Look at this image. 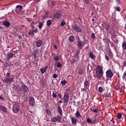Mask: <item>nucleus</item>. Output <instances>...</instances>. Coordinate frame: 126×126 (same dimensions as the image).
I'll use <instances>...</instances> for the list:
<instances>
[{
  "mask_svg": "<svg viewBox=\"0 0 126 126\" xmlns=\"http://www.w3.org/2000/svg\"><path fill=\"white\" fill-rule=\"evenodd\" d=\"M23 8V6H22V5H17L16 6L15 12L17 14H18L21 11V10H22Z\"/></svg>",
  "mask_w": 126,
  "mask_h": 126,
  "instance_id": "nucleus-11",
  "label": "nucleus"
},
{
  "mask_svg": "<svg viewBox=\"0 0 126 126\" xmlns=\"http://www.w3.org/2000/svg\"><path fill=\"white\" fill-rule=\"evenodd\" d=\"M3 25L4 26H5L7 28H8L9 27V26L10 25V23L7 21H5L3 22Z\"/></svg>",
  "mask_w": 126,
  "mask_h": 126,
  "instance_id": "nucleus-18",
  "label": "nucleus"
},
{
  "mask_svg": "<svg viewBox=\"0 0 126 126\" xmlns=\"http://www.w3.org/2000/svg\"><path fill=\"white\" fill-rule=\"evenodd\" d=\"M95 73L97 78L100 79L103 77V74H104V72L103 71V67H102L100 65H98L96 67Z\"/></svg>",
  "mask_w": 126,
  "mask_h": 126,
  "instance_id": "nucleus-1",
  "label": "nucleus"
},
{
  "mask_svg": "<svg viewBox=\"0 0 126 126\" xmlns=\"http://www.w3.org/2000/svg\"><path fill=\"white\" fill-rule=\"evenodd\" d=\"M33 55L34 59H37V54H33Z\"/></svg>",
  "mask_w": 126,
  "mask_h": 126,
  "instance_id": "nucleus-55",
  "label": "nucleus"
},
{
  "mask_svg": "<svg viewBox=\"0 0 126 126\" xmlns=\"http://www.w3.org/2000/svg\"><path fill=\"white\" fill-rule=\"evenodd\" d=\"M109 42L111 44V46L112 48H114V50H115V51H117V47H116V44H115V43L109 41Z\"/></svg>",
  "mask_w": 126,
  "mask_h": 126,
  "instance_id": "nucleus-25",
  "label": "nucleus"
},
{
  "mask_svg": "<svg viewBox=\"0 0 126 126\" xmlns=\"http://www.w3.org/2000/svg\"><path fill=\"white\" fill-rule=\"evenodd\" d=\"M43 45V40L39 39L35 42L36 48H40Z\"/></svg>",
  "mask_w": 126,
  "mask_h": 126,
  "instance_id": "nucleus-12",
  "label": "nucleus"
},
{
  "mask_svg": "<svg viewBox=\"0 0 126 126\" xmlns=\"http://www.w3.org/2000/svg\"><path fill=\"white\" fill-rule=\"evenodd\" d=\"M79 74H81L82 75V74H83V71H82V70H80L79 71Z\"/></svg>",
  "mask_w": 126,
  "mask_h": 126,
  "instance_id": "nucleus-54",
  "label": "nucleus"
},
{
  "mask_svg": "<svg viewBox=\"0 0 126 126\" xmlns=\"http://www.w3.org/2000/svg\"><path fill=\"white\" fill-rule=\"evenodd\" d=\"M21 90H22L24 93H28V92H29V88L25 84L22 85V89H20L18 91L17 90V92H19L20 91H21Z\"/></svg>",
  "mask_w": 126,
  "mask_h": 126,
  "instance_id": "nucleus-4",
  "label": "nucleus"
},
{
  "mask_svg": "<svg viewBox=\"0 0 126 126\" xmlns=\"http://www.w3.org/2000/svg\"><path fill=\"white\" fill-rule=\"evenodd\" d=\"M14 55H13V53H9L7 55V60H10V59H12L13 58V56Z\"/></svg>",
  "mask_w": 126,
  "mask_h": 126,
  "instance_id": "nucleus-21",
  "label": "nucleus"
},
{
  "mask_svg": "<svg viewBox=\"0 0 126 126\" xmlns=\"http://www.w3.org/2000/svg\"><path fill=\"white\" fill-rule=\"evenodd\" d=\"M57 67H62V63L60 62H57Z\"/></svg>",
  "mask_w": 126,
  "mask_h": 126,
  "instance_id": "nucleus-37",
  "label": "nucleus"
},
{
  "mask_svg": "<svg viewBox=\"0 0 126 126\" xmlns=\"http://www.w3.org/2000/svg\"><path fill=\"white\" fill-rule=\"evenodd\" d=\"M126 67V62L125 61L124 63H123V65H122V67L124 69V67Z\"/></svg>",
  "mask_w": 126,
  "mask_h": 126,
  "instance_id": "nucleus-44",
  "label": "nucleus"
},
{
  "mask_svg": "<svg viewBox=\"0 0 126 126\" xmlns=\"http://www.w3.org/2000/svg\"><path fill=\"white\" fill-rule=\"evenodd\" d=\"M116 87H117V89H120V87H121V86H120V85H117Z\"/></svg>",
  "mask_w": 126,
  "mask_h": 126,
  "instance_id": "nucleus-58",
  "label": "nucleus"
},
{
  "mask_svg": "<svg viewBox=\"0 0 126 126\" xmlns=\"http://www.w3.org/2000/svg\"><path fill=\"white\" fill-rule=\"evenodd\" d=\"M48 66H45L44 68H42L40 69V72H41L42 74H44V73H45V72H46V71H47V69H48Z\"/></svg>",
  "mask_w": 126,
  "mask_h": 126,
  "instance_id": "nucleus-19",
  "label": "nucleus"
},
{
  "mask_svg": "<svg viewBox=\"0 0 126 126\" xmlns=\"http://www.w3.org/2000/svg\"><path fill=\"white\" fill-rule=\"evenodd\" d=\"M89 84H90L89 82H88V81H87V80L86 79L85 80L84 84V88H86L87 89H88V88H89V86H90Z\"/></svg>",
  "mask_w": 126,
  "mask_h": 126,
  "instance_id": "nucleus-16",
  "label": "nucleus"
},
{
  "mask_svg": "<svg viewBox=\"0 0 126 126\" xmlns=\"http://www.w3.org/2000/svg\"><path fill=\"white\" fill-rule=\"evenodd\" d=\"M87 122L88 123H92V121H91V120H90V119H89V118H88V119H87Z\"/></svg>",
  "mask_w": 126,
  "mask_h": 126,
  "instance_id": "nucleus-46",
  "label": "nucleus"
},
{
  "mask_svg": "<svg viewBox=\"0 0 126 126\" xmlns=\"http://www.w3.org/2000/svg\"><path fill=\"white\" fill-rule=\"evenodd\" d=\"M89 56L92 60H94V59H95V55H93V52H92V51L90 52Z\"/></svg>",
  "mask_w": 126,
  "mask_h": 126,
  "instance_id": "nucleus-24",
  "label": "nucleus"
},
{
  "mask_svg": "<svg viewBox=\"0 0 126 126\" xmlns=\"http://www.w3.org/2000/svg\"><path fill=\"white\" fill-rule=\"evenodd\" d=\"M53 22H54V20H52H52H47V21L46 22L47 26H48V27L51 26V25H52V23H53Z\"/></svg>",
  "mask_w": 126,
  "mask_h": 126,
  "instance_id": "nucleus-22",
  "label": "nucleus"
},
{
  "mask_svg": "<svg viewBox=\"0 0 126 126\" xmlns=\"http://www.w3.org/2000/svg\"><path fill=\"white\" fill-rule=\"evenodd\" d=\"M57 94L53 92V94H52V97L53 98H56L57 97Z\"/></svg>",
  "mask_w": 126,
  "mask_h": 126,
  "instance_id": "nucleus-42",
  "label": "nucleus"
},
{
  "mask_svg": "<svg viewBox=\"0 0 126 126\" xmlns=\"http://www.w3.org/2000/svg\"><path fill=\"white\" fill-rule=\"evenodd\" d=\"M105 59L108 62H109V61H110V58H109V57L107 55V54L105 55Z\"/></svg>",
  "mask_w": 126,
  "mask_h": 126,
  "instance_id": "nucleus-39",
  "label": "nucleus"
},
{
  "mask_svg": "<svg viewBox=\"0 0 126 126\" xmlns=\"http://www.w3.org/2000/svg\"><path fill=\"white\" fill-rule=\"evenodd\" d=\"M71 121L72 125H76V124H77V120H76L73 117L71 118Z\"/></svg>",
  "mask_w": 126,
  "mask_h": 126,
  "instance_id": "nucleus-23",
  "label": "nucleus"
},
{
  "mask_svg": "<svg viewBox=\"0 0 126 126\" xmlns=\"http://www.w3.org/2000/svg\"><path fill=\"white\" fill-rule=\"evenodd\" d=\"M48 15L49 13H48L47 12H45V14L42 16V18H43V19H46V18H48Z\"/></svg>",
  "mask_w": 126,
  "mask_h": 126,
  "instance_id": "nucleus-28",
  "label": "nucleus"
},
{
  "mask_svg": "<svg viewBox=\"0 0 126 126\" xmlns=\"http://www.w3.org/2000/svg\"><path fill=\"white\" fill-rule=\"evenodd\" d=\"M27 19L28 22H31V21H32V19H31V18H27Z\"/></svg>",
  "mask_w": 126,
  "mask_h": 126,
  "instance_id": "nucleus-52",
  "label": "nucleus"
},
{
  "mask_svg": "<svg viewBox=\"0 0 126 126\" xmlns=\"http://www.w3.org/2000/svg\"><path fill=\"white\" fill-rule=\"evenodd\" d=\"M90 0H85V2H86V3H89V1H90Z\"/></svg>",
  "mask_w": 126,
  "mask_h": 126,
  "instance_id": "nucleus-56",
  "label": "nucleus"
},
{
  "mask_svg": "<svg viewBox=\"0 0 126 126\" xmlns=\"http://www.w3.org/2000/svg\"><path fill=\"white\" fill-rule=\"evenodd\" d=\"M32 31L33 32V33H38V29H36L35 30H32Z\"/></svg>",
  "mask_w": 126,
  "mask_h": 126,
  "instance_id": "nucleus-45",
  "label": "nucleus"
},
{
  "mask_svg": "<svg viewBox=\"0 0 126 126\" xmlns=\"http://www.w3.org/2000/svg\"><path fill=\"white\" fill-rule=\"evenodd\" d=\"M103 27L106 30V31H109L110 30V25L107 24L106 22L103 23Z\"/></svg>",
  "mask_w": 126,
  "mask_h": 126,
  "instance_id": "nucleus-15",
  "label": "nucleus"
},
{
  "mask_svg": "<svg viewBox=\"0 0 126 126\" xmlns=\"http://www.w3.org/2000/svg\"><path fill=\"white\" fill-rule=\"evenodd\" d=\"M114 8L117 11H121V8L120 7L116 6L114 7Z\"/></svg>",
  "mask_w": 126,
  "mask_h": 126,
  "instance_id": "nucleus-36",
  "label": "nucleus"
},
{
  "mask_svg": "<svg viewBox=\"0 0 126 126\" xmlns=\"http://www.w3.org/2000/svg\"><path fill=\"white\" fill-rule=\"evenodd\" d=\"M123 76L126 77V72H124Z\"/></svg>",
  "mask_w": 126,
  "mask_h": 126,
  "instance_id": "nucleus-61",
  "label": "nucleus"
},
{
  "mask_svg": "<svg viewBox=\"0 0 126 126\" xmlns=\"http://www.w3.org/2000/svg\"><path fill=\"white\" fill-rule=\"evenodd\" d=\"M57 109L58 113H59L60 116H62V117H63V110L62 109V108L60 106V105L57 106Z\"/></svg>",
  "mask_w": 126,
  "mask_h": 126,
  "instance_id": "nucleus-17",
  "label": "nucleus"
},
{
  "mask_svg": "<svg viewBox=\"0 0 126 126\" xmlns=\"http://www.w3.org/2000/svg\"><path fill=\"white\" fill-rule=\"evenodd\" d=\"M61 83L62 85H66V83H67V82L65 80H64L61 81Z\"/></svg>",
  "mask_w": 126,
  "mask_h": 126,
  "instance_id": "nucleus-33",
  "label": "nucleus"
},
{
  "mask_svg": "<svg viewBox=\"0 0 126 126\" xmlns=\"http://www.w3.org/2000/svg\"><path fill=\"white\" fill-rule=\"evenodd\" d=\"M122 47L123 48L124 50H126V42L125 41L123 42Z\"/></svg>",
  "mask_w": 126,
  "mask_h": 126,
  "instance_id": "nucleus-31",
  "label": "nucleus"
},
{
  "mask_svg": "<svg viewBox=\"0 0 126 126\" xmlns=\"http://www.w3.org/2000/svg\"><path fill=\"white\" fill-rule=\"evenodd\" d=\"M18 38L20 39V40H21L22 39V36L21 35H19L18 36Z\"/></svg>",
  "mask_w": 126,
  "mask_h": 126,
  "instance_id": "nucleus-57",
  "label": "nucleus"
},
{
  "mask_svg": "<svg viewBox=\"0 0 126 126\" xmlns=\"http://www.w3.org/2000/svg\"><path fill=\"white\" fill-rule=\"evenodd\" d=\"M20 109V106H19V103H15L13 104L12 107V111L14 114H17L19 112Z\"/></svg>",
  "mask_w": 126,
  "mask_h": 126,
  "instance_id": "nucleus-2",
  "label": "nucleus"
},
{
  "mask_svg": "<svg viewBox=\"0 0 126 126\" xmlns=\"http://www.w3.org/2000/svg\"><path fill=\"white\" fill-rule=\"evenodd\" d=\"M0 111L6 114V113H7V108L5 107L3 105H0Z\"/></svg>",
  "mask_w": 126,
  "mask_h": 126,
  "instance_id": "nucleus-14",
  "label": "nucleus"
},
{
  "mask_svg": "<svg viewBox=\"0 0 126 126\" xmlns=\"http://www.w3.org/2000/svg\"><path fill=\"white\" fill-rule=\"evenodd\" d=\"M63 100L64 103H67V102H68L69 100V95L68 93H64Z\"/></svg>",
  "mask_w": 126,
  "mask_h": 126,
  "instance_id": "nucleus-8",
  "label": "nucleus"
},
{
  "mask_svg": "<svg viewBox=\"0 0 126 126\" xmlns=\"http://www.w3.org/2000/svg\"><path fill=\"white\" fill-rule=\"evenodd\" d=\"M113 76H114V73H113L111 69H108L106 71V77L107 79L112 78Z\"/></svg>",
  "mask_w": 126,
  "mask_h": 126,
  "instance_id": "nucleus-5",
  "label": "nucleus"
},
{
  "mask_svg": "<svg viewBox=\"0 0 126 126\" xmlns=\"http://www.w3.org/2000/svg\"><path fill=\"white\" fill-rule=\"evenodd\" d=\"M29 103L31 107H34V106H35V98H34L33 96H30Z\"/></svg>",
  "mask_w": 126,
  "mask_h": 126,
  "instance_id": "nucleus-10",
  "label": "nucleus"
},
{
  "mask_svg": "<svg viewBox=\"0 0 126 126\" xmlns=\"http://www.w3.org/2000/svg\"><path fill=\"white\" fill-rule=\"evenodd\" d=\"M118 4H121V0H116Z\"/></svg>",
  "mask_w": 126,
  "mask_h": 126,
  "instance_id": "nucleus-47",
  "label": "nucleus"
},
{
  "mask_svg": "<svg viewBox=\"0 0 126 126\" xmlns=\"http://www.w3.org/2000/svg\"><path fill=\"white\" fill-rule=\"evenodd\" d=\"M32 29H35V26H32Z\"/></svg>",
  "mask_w": 126,
  "mask_h": 126,
  "instance_id": "nucleus-62",
  "label": "nucleus"
},
{
  "mask_svg": "<svg viewBox=\"0 0 126 126\" xmlns=\"http://www.w3.org/2000/svg\"><path fill=\"white\" fill-rule=\"evenodd\" d=\"M98 92H99V93H102V92H103V88L99 87L98 88Z\"/></svg>",
  "mask_w": 126,
  "mask_h": 126,
  "instance_id": "nucleus-38",
  "label": "nucleus"
},
{
  "mask_svg": "<svg viewBox=\"0 0 126 126\" xmlns=\"http://www.w3.org/2000/svg\"><path fill=\"white\" fill-rule=\"evenodd\" d=\"M125 29L126 30V24H125Z\"/></svg>",
  "mask_w": 126,
  "mask_h": 126,
  "instance_id": "nucleus-64",
  "label": "nucleus"
},
{
  "mask_svg": "<svg viewBox=\"0 0 126 126\" xmlns=\"http://www.w3.org/2000/svg\"><path fill=\"white\" fill-rule=\"evenodd\" d=\"M6 77H10V73H7L6 74Z\"/></svg>",
  "mask_w": 126,
  "mask_h": 126,
  "instance_id": "nucleus-50",
  "label": "nucleus"
},
{
  "mask_svg": "<svg viewBox=\"0 0 126 126\" xmlns=\"http://www.w3.org/2000/svg\"><path fill=\"white\" fill-rule=\"evenodd\" d=\"M0 100H1V101H4V99L3 97H2L0 95Z\"/></svg>",
  "mask_w": 126,
  "mask_h": 126,
  "instance_id": "nucleus-53",
  "label": "nucleus"
},
{
  "mask_svg": "<svg viewBox=\"0 0 126 126\" xmlns=\"http://www.w3.org/2000/svg\"><path fill=\"white\" fill-rule=\"evenodd\" d=\"M102 97L103 98L112 97V95H111V94H106L102 95Z\"/></svg>",
  "mask_w": 126,
  "mask_h": 126,
  "instance_id": "nucleus-26",
  "label": "nucleus"
},
{
  "mask_svg": "<svg viewBox=\"0 0 126 126\" xmlns=\"http://www.w3.org/2000/svg\"><path fill=\"white\" fill-rule=\"evenodd\" d=\"M61 121H62V117L60 115H58L56 117H54L51 119L52 123H57V122L61 123Z\"/></svg>",
  "mask_w": 126,
  "mask_h": 126,
  "instance_id": "nucleus-6",
  "label": "nucleus"
},
{
  "mask_svg": "<svg viewBox=\"0 0 126 126\" xmlns=\"http://www.w3.org/2000/svg\"><path fill=\"white\" fill-rule=\"evenodd\" d=\"M46 112L48 116H52V112H51V110L49 109H46Z\"/></svg>",
  "mask_w": 126,
  "mask_h": 126,
  "instance_id": "nucleus-29",
  "label": "nucleus"
},
{
  "mask_svg": "<svg viewBox=\"0 0 126 126\" xmlns=\"http://www.w3.org/2000/svg\"><path fill=\"white\" fill-rule=\"evenodd\" d=\"M59 103H60V104H62V103H63V101L62 100H60L59 101Z\"/></svg>",
  "mask_w": 126,
  "mask_h": 126,
  "instance_id": "nucleus-63",
  "label": "nucleus"
},
{
  "mask_svg": "<svg viewBox=\"0 0 126 126\" xmlns=\"http://www.w3.org/2000/svg\"><path fill=\"white\" fill-rule=\"evenodd\" d=\"M13 79V78H5V79L3 80V81L4 83H9V82H12Z\"/></svg>",
  "mask_w": 126,
  "mask_h": 126,
  "instance_id": "nucleus-13",
  "label": "nucleus"
},
{
  "mask_svg": "<svg viewBox=\"0 0 126 126\" xmlns=\"http://www.w3.org/2000/svg\"><path fill=\"white\" fill-rule=\"evenodd\" d=\"M93 112L94 113H98V112H99V109H95L94 110H93Z\"/></svg>",
  "mask_w": 126,
  "mask_h": 126,
  "instance_id": "nucleus-43",
  "label": "nucleus"
},
{
  "mask_svg": "<svg viewBox=\"0 0 126 126\" xmlns=\"http://www.w3.org/2000/svg\"><path fill=\"white\" fill-rule=\"evenodd\" d=\"M54 59L56 62H59V56H55V57H54Z\"/></svg>",
  "mask_w": 126,
  "mask_h": 126,
  "instance_id": "nucleus-40",
  "label": "nucleus"
},
{
  "mask_svg": "<svg viewBox=\"0 0 126 126\" xmlns=\"http://www.w3.org/2000/svg\"><path fill=\"white\" fill-rule=\"evenodd\" d=\"M29 35H33V36H34V35H35V34L34 33V32H33V30H31L29 31Z\"/></svg>",
  "mask_w": 126,
  "mask_h": 126,
  "instance_id": "nucleus-30",
  "label": "nucleus"
},
{
  "mask_svg": "<svg viewBox=\"0 0 126 126\" xmlns=\"http://www.w3.org/2000/svg\"><path fill=\"white\" fill-rule=\"evenodd\" d=\"M77 46H78L79 49H81L83 48V47H84V43L81 41L80 39H79L78 40H77Z\"/></svg>",
  "mask_w": 126,
  "mask_h": 126,
  "instance_id": "nucleus-9",
  "label": "nucleus"
},
{
  "mask_svg": "<svg viewBox=\"0 0 126 126\" xmlns=\"http://www.w3.org/2000/svg\"><path fill=\"white\" fill-rule=\"evenodd\" d=\"M58 96H59L60 99H62V98H63V96H62V94H58Z\"/></svg>",
  "mask_w": 126,
  "mask_h": 126,
  "instance_id": "nucleus-51",
  "label": "nucleus"
},
{
  "mask_svg": "<svg viewBox=\"0 0 126 126\" xmlns=\"http://www.w3.org/2000/svg\"><path fill=\"white\" fill-rule=\"evenodd\" d=\"M71 27L73 30L78 32V33H82V29L76 24H73L71 26Z\"/></svg>",
  "mask_w": 126,
  "mask_h": 126,
  "instance_id": "nucleus-3",
  "label": "nucleus"
},
{
  "mask_svg": "<svg viewBox=\"0 0 126 126\" xmlns=\"http://www.w3.org/2000/svg\"><path fill=\"white\" fill-rule=\"evenodd\" d=\"M113 56V53H112V51L110 50L109 51V56L110 57V58H112Z\"/></svg>",
  "mask_w": 126,
  "mask_h": 126,
  "instance_id": "nucleus-41",
  "label": "nucleus"
},
{
  "mask_svg": "<svg viewBox=\"0 0 126 126\" xmlns=\"http://www.w3.org/2000/svg\"><path fill=\"white\" fill-rule=\"evenodd\" d=\"M43 23L42 22L39 23L38 26L39 29H42V27H43Z\"/></svg>",
  "mask_w": 126,
  "mask_h": 126,
  "instance_id": "nucleus-32",
  "label": "nucleus"
},
{
  "mask_svg": "<svg viewBox=\"0 0 126 126\" xmlns=\"http://www.w3.org/2000/svg\"><path fill=\"white\" fill-rule=\"evenodd\" d=\"M53 78H57L58 77V75L57 74H54L53 76Z\"/></svg>",
  "mask_w": 126,
  "mask_h": 126,
  "instance_id": "nucleus-48",
  "label": "nucleus"
},
{
  "mask_svg": "<svg viewBox=\"0 0 126 126\" xmlns=\"http://www.w3.org/2000/svg\"><path fill=\"white\" fill-rule=\"evenodd\" d=\"M76 116L77 117V119H80V118H81V115L79 113V111H76Z\"/></svg>",
  "mask_w": 126,
  "mask_h": 126,
  "instance_id": "nucleus-27",
  "label": "nucleus"
},
{
  "mask_svg": "<svg viewBox=\"0 0 126 126\" xmlns=\"http://www.w3.org/2000/svg\"><path fill=\"white\" fill-rule=\"evenodd\" d=\"M84 90H85V88H81V91H84Z\"/></svg>",
  "mask_w": 126,
  "mask_h": 126,
  "instance_id": "nucleus-60",
  "label": "nucleus"
},
{
  "mask_svg": "<svg viewBox=\"0 0 126 126\" xmlns=\"http://www.w3.org/2000/svg\"><path fill=\"white\" fill-rule=\"evenodd\" d=\"M54 48L57 50L58 49V47H57V45L56 44H54Z\"/></svg>",
  "mask_w": 126,
  "mask_h": 126,
  "instance_id": "nucleus-59",
  "label": "nucleus"
},
{
  "mask_svg": "<svg viewBox=\"0 0 126 126\" xmlns=\"http://www.w3.org/2000/svg\"><path fill=\"white\" fill-rule=\"evenodd\" d=\"M75 39V38H74V36L73 35H71L68 37V40L69 42H70V43H73V42H74Z\"/></svg>",
  "mask_w": 126,
  "mask_h": 126,
  "instance_id": "nucleus-20",
  "label": "nucleus"
},
{
  "mask_svg": "<svg viewBox=\"0 0 126 126\" xmlns=\"http://www.w3.org/2000/svg\"><path fill=\"white\" fill-rule=\"evenodd\" d=\"M91 38H92V39H93L94 40H95V39H96V35L94 33H92Z\"/></svg>",
  "mask_w": 126,
  "mask_h": 126,
  "instance_id": "nucleus-35",
  "label": "nucleus"
},
{
  "mask_svg": "<svg viewBox=\"0 0 126 126\" xmlns=\"http://www.w3.org/2000/svg\"><path fill=\"white\" fill-rule=\"evenodd\" d=\"M54 18L60 19L62 17V12L60 10H57L54 15Z\"/></svg>",
  "mask_w": 126,
  "mask_h": 126,
  "instance_id": "nucleus-7",
  "label": "nucleus"
},
{
  "mask_svg": "<svg viewBox=\"0 0 126 126\" xmlns=\"http://www.w3.org/2000/svg\"><path fill=\"white\" fill-rule=\"evenodd\" d=\"M122 113H119L118 115H117V119H118V120H121V119H122Z\"/></svg>",
  "mask_w": 126,
  "mask_h": 126,
  "instance_id": "nucleus-34",
  "label": "nucleus"
},
{
  "mask_svg": "<svg viewBox=\"0 0 126 126\" xmlns=\"http://www.w3.org/2000/svg\"><path fill=\"white\" fill-rule=\"evenodd\" d=\"M64 24H65V22H62L61 24V26H64Z\"/></svg>",
  "mask_w": 126,
  "mask_h": 126,
  "instance_id": "nucleus-49",
  "label": "nucleus"
}]
</instances>
